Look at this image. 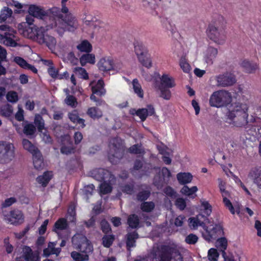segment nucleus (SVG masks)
<instances>
[{"label":"nucleus","mask_w":261,"mask_h":261,"mask_svg":"<svg viewBox=\"0 0 261 261\" xmlns=\"http://www.w3.org/2000/svg\"><path fill=\"white\" fill-rule=\"evenodd\" d=\"M201 207L203 208L202 214L200 215L202 217H206L208 220V217L210 216L212 212V206L207 201H201Z\"/></svg>","instance_id":"30"},{"label":"nucleus","mask_w":261,"mask_h":261,"mask_svg":"<svg viewBox=\"0 0 261 261\" xmlns=\"http://www.w3.org/2000/svg\"><path fill=\"white\" fill-rule=\"evenodd\" d=\"M198 240V238L196 234L190 233L186 237L185 242L188 244L194 245L197 242Z\"/></svg>","instance_id":"58"},{"label":"nucleus","mask_w":261,"mask_h":261,"mask_svg":"<svg viewBox=\"0 0 261 261\" xmlns=\"http://www.w3.org/2000/svg\"><path fill=\"white\" fill-rule=\"evenodd\" d=\"M161 21L163 27L170 31L172 35L176 32V29L175 25L172 24L171 22L167 18H163Z\"/></svg>","instance_id":"47"},{"label":"nucleus","mask_w":261,"mask_h":261,"mask_svg":"<svg viewBox=\"0 0 261 261\" xmlns=\"http://www.w3.org/2000/svg\"><path fill=\"white\" fill-rule=\"evenodd\" d=\"M13 113V108L12 106L6 104L2 106L1 108V114L5 117H10Z\"/></svg>","instance_id":"42"},{"label":"nucleus","mask_w":261,"mask_h":261,"mask_svg":"<svg viewBox=\"0 0 261 261\" xmlns=\"http://www.w3.org/2000/svg\"><path fill=\"white\" fill-rule=\"evenodd\" d=\"M249 176L253 179L257 187L261 189V168H252L249 173Z\"/></svg>","instance_id":"17"},{"label":"nucleus","mask_w":261,"mask_h":261,"mask_svg":"<svg viewBox=\"0 0 261 261\" xmlns=\"http://www.w3.org/2000/svg\"><path fill=\"white\" fill-rule=\"evenodd\" d=\"M6 98L8 101L12 103H15L18 100L17 93L14 91L8 92Z\"/></svg>","instance_id":"59"},{"label":"nucleus","mask_w":261,"mask_h":261,"mask_svg":"<svg viewBox=\"0 0 261 261\" xmlns=\"http://www.w3.org/2000/svg\"><path fill=\"white\" fill-rule=\"evenodd\" d=\"M22 125L23 127V133L27 136H33L35 133L36 126L33 123L24 121L22 122Z\"/></svg>","instance_id":"28"},{"label":"nucleus","mask_w":261,"mask_h":261,"mask_svg":"<svg viewBox=\"0 0 261 261\" xmlns=\"http://www.w3.org/2000/svg\"><path fill=\"white\" fill-rule=\"evenodd\" d=\"M56 26L58 32L62 34L65 31L72 32L76 30L79 26L78 22L75 17L71 13L68 14H59L57 16Z\"/></svg>","instance_id":"3"},{"label":"nucleus","mask_w":261,"mask_h":261,"mask_svg":"<svg viewBox=\"0 0 261 261\" xmlns=\"http://www.w3.org/2000/svg\"><path fill=\"white\" fill-rule=\"evenodd\" d=\"M155 113V110L152 105H148L147 108L139 109L136 112V115L138 116L142 121H144L148 116H152Z\"/></svg>","instance_id":"14"},{"label":"nucleus","mask_w":261,"mask_h":261,"mask_svg":"<svg viewBox=\"0 0 261 261\" xmlns=\"http://www.w3.org/2000/svg\"><path fill=\"white\" fill-rule=\"evenodd\" d=\"M22 213L18 210H14L10 212L9 222L12 224H15L22 221Z\"/></svg>","instance_id":"27"},{"label":"nucleus","mask_w":261,"mask_h":261,"mask_svg":"<svg viewBox=\"0 0 261 261\" xmlns=\"http://www.w3.org/2000/svg\"><path fill=\"white\" fill-rule=\"evenodd\" d=\"M133 87L135 94L140 98H143L144 92L142 87L137 79H135L132 82Z\"/></svg>","instance_id":"33"},{"label":"nucleus","mask_w":261,"mask_h":261,"mask_svg":"<svg viewBox=\"0 0 261 261\" xmlns=\"http://www.w3.org/2000/svg\"><path fill=\"white\" fill-rule=\"evenodd\" d=\"M87 114L92 118H99L102 116V112L96 107H91L88 109Z\"/></svg>","instance_id":"40"},{"label":"nucleus","mask_w":261,"mask_h":261,"mask_svg":"<svg viewBox=\"0 0 261 261\" xmlns=\"http://www.w3.org/2000/svg\"><path fill=\"white\" fill-rule=\"evenodd\" d=\"M154 203L152 201H144L141 203L140 206L143 212L147 213L151 212L154 209Z\"/></svg>","instance_id":"48"},{"label":"nucleus","mask_w":261,"mask_h":261,"mask_svg":"<svg viewBox=\"0 0 261 261\" xmlns=\"http://www.w3.org/2000/svg\"><path fill=\"white\" fill-rule=\"evenodd\" d=\"M53 176L51 172H45L42 175L39 176L37 179V181L41 184L43 187H46Z\"/></svg>","instance_id":"31"},{"label":"nucleus","mask_w":261,"mask_h":261,"mask_svg":"<svg viewBox=\"0 0 261 261\" xmlns=\"http://www.w3.org/2000/svg\"><path fill=\"white\" fill-rule=\"evenodd\" d=\"M22 256L17 258L16 261H37L38 257L34 254L30 247H25L23 249Z\"/></svg>","instance_id":"19"},{"label":"nucleus","mask_w":261,"mask_h":261,"mask_svg":"<svg viewBox=\"0 0 261 261\" xmlns=\"http://www.w3.org/2000/svg\"><path fill=\"white\" fill-rule=\"evenodd\" d=\"M128 150L129 153L135 154H141L143 152L141 148V146L138 144L131 146L128 149Z\"/></svg>","instance_id":"60"},{"label":"nucleus","mask_w":261,"mask_h":261,"mask_svg":"<svg viewBox=\"0 0 261 261\" xmlns=\"http://www.w3.org/2000/svg\"><path fill=\"white\" fill-rule=\"evenodd\" d=\"M34 123L39 132H42L44 128V121L41 116L37 115L35 116Z\"/></svg>","instance_id":"54"},{"label":"nucleus","mask_w":261,"mask_h":261,"mask_svg":"<svg viewBox=\"0 0 261 261\" xmlns=\"http://www.w3.org/2000/svg\"><path fill=\"white\" fill-rule=\"evenodd\" d=\"M140 223L139 217L136 214H132L129 216L127 219V223L132 228H136L138 227Z\"/></svg>","instance_id":"37"},{"label":"nucleus","mask_w":261,"mask_h":261,"mask_svg":"<svg viewBox=\"0 0 261 261\" xmlns=\"http://www.w3.org/2000/svg\"><path fill=\"white\" fill-rule=\"evenodd\" d=\"M77 48L81 51L89 53L91 50L92 46L88 41L85 40L77 46Z\"/></svg>","instance_id":"45"},{"label":"nucleus","mask_w":261,"mask_h":261,"mask_svg":"<svg viewBox=\"0 0 261 261\" xmlns=\"http://www.w3.org/2000/svg\"><path fill=\"white\" fill-rule=\"evenodd\" d=\"M165 179L160 174L155 175L153 180V184L158 189H161L164 185Z\"/></svg>","instance_id":"49"},{"label":"nucleus","mask_w":261,"mask_h":261,"mask_svg":"<svg viewBox=\"0 0 261 261\" xmlns=\"http://www.w3.org/2000/svg\"><path fill=\"white\" fill-rule=\"evenodd\" d=\"M108 180L103 181L100 185V191L103 194H106L111 192L112 187L109 182H107Z\"/></svg>","instance_id":"53"},{"label":"nucleus","mask_w":261,"mask_h":261,"mask_svg":"<svg viewBox=\"0 0 261 261\" xmlns=\"http://www.w3.org/2000/svg\"><path fill=\"white\" fill-rule=\"evenodd\" d=\"M75 148L71 146H63L61 148V152L66 155L70 154L74 152Z\"/></svg>","instance_id":"64"},{"label":"nucleus","mask_w":261,"mask_h":261,"mask_svg":"<svg viewBox=\"0 0 261 261\" xmlns=\"http://www.w3.org/2000/svg\"><path fill=\"white\" fill-rule=\"evenodd\" d=\"M215 79L217 82V86L221 87L231 86L237 82L236 75L228 71L216 75Z\"/></svg>","instance_id":"13"},{"label":"nucleus","mask_w":261,"mask_h":261,"mask_svg":"<svg viewBox=\"0 0 261 261\" xmlns=\"http://www.w3.org/2000/svg\"><path fill=\"white\" fill-rule=\"evenodd\" d=\"M74 247L82 253H89L93 250L92 245L87 238L82 234L76 233L72 238Z\"/></svg>","instance_id":"10"},{"label":"nucleus","mask_w":261,"mask_h":261,"mask_svg":"<svg viewBox=\"0 0 261 261\" xmlns=\"http://www.w3.org/2000/svg\"><path fill=\"white\" fill-rule=\"evenodd\" d=\"M74 71L75 72V73L80 75L82 78L85 80H87L88 79V73L84 68L82 67H77L74 68Z\"/></svg>","instance_id":"61"},{"label":"nucleus","mask_w":261,"mask_h":261,"mask_svg":"<svg viewBox=\"0 0 261 261\" xmlns=\"http://www.w3.org/2000/svg\"><path fill=\"white\" fill-rule=\"evenodd\" d=\"M104 83L101 80H99L95 85H92L91 89L92 93L99 96L105 95L106 90L104 89Z\"/></svg>","instance_id":"22"},{"label":"nucleus","mask_w":261,"mask_h":261,"mask_svg":"<svg viewBox=\"0 0 261 261\" xmlns=\"http://www.w3.org/2000/svg\"><path fill=\"white\" fill-rule=\"evenodd\" d=\"M22 145L23 148L29 151L30 153L34 155L37 153V152H39V150L32 143L27 139H23L22 140Z\"/></svg>","instance_id":"34"},{"label":"nucleus","mask_w":261,"mask_h":261,"mask_svg":"<svg viewBox=\"0 0 261 261\" xmlns=\"http://www.w3.org/2000/svg\"><path fill=\"white\" fill-rule=\"evenodd\" d=\"M93 175L94 178L100 181L106 180L110 181L113 178L110 172L103 169H99L94 171Z\"/></svg>","instance_id":"15"},{"label":"nucleus","mask_w":261,"mask_h":261,"mask_svg":"<svg viewBox=\"0 0 261 261\" xmlns=\"http://www.w3.org/2000/svg\"><path fill=\"white\" fill-rule=\"evenodd\" d=\"M189 221V226L192 227L194 229L196 228L198 226H202L203 228L205 225L204 222L200 221L198 218L195 217L190 218Z\"/></svg>","instance_id":"51"},{"label":"nucleus","mask_w":261,"mask_h":261,"mask_svg":"<svg viewBox=\"0 0 261 261\" xmlns=\"http://www.w3.org/2000/svg\"><path fill=\"white\" fill-rule=\"evenodd\" d=\"M151 164H148L147 165L143 166V162L139 159H136L134 162V164L133 169H132V172L133 170L138 171L143 168V171L147 172L149 169V167Z\"/></svg>","instance_id":"38"},{"label":"nucleus","mask_w":261,"mask_h":261,"mask_svg":"<svg viewBox=\"0 0 261 261\" xmlns=\"http://www.w3.org/2000/svg\"><path fill=\"white\" fill-rule=\"evenodd\" d=\"M138 234L136 231L129 233L127 236L126 242L127 250L130 251L132 247L136 246V240L138 238Z\"/></svg>","instance_id":"26"},{"label":"nucleus","mask_w":261,"mask_h":261,"mask_svg":"<svg viewBox=\"0 0 261 261\" xmlns=\"http://www.w3.org/2000/svg\"><path fill=\"white\" fill-rule=\"evenodd\" d=\"M197 190L198 188L196 186L190 188L188 186L185 185L180 190V192L186 196H190L195 193Z\"/></svg>","instance_id":"41"},{"label":"nucleus","mask_w":261,"mask_h":261,"mask_svg":"<svg viewBox=\"0 0 261 261\" xmlns=\"http://www.w3.org/2000/svg\"><path fill=\"white\" fill-rule=\"evenodd\" d=\"M97 66L101 71H110L113 68V60L109 57L102 58L98 62Z\"/></svg>","instance_id":"16"},{"label":"nucleus","mask_w":261,"mask_h":261,"mask_svg":"<svg viewBox=\"0 0 261 261\" xmlns=\"http://www.w3.org/2000/svg\"><path fill=\"white\" fill-rule=\"evenodd\" d=\"M15 157L14 145L9 142L0 141V163L8 164Z\"/></svg>","instance_id":"9"},{"label":"nucleus","mask_w":261,"mask_h":261,"mask_svg":"<svg viewBox=\"0 0 261 261\" xmlns=\"http://www.w3.org/2000/svg\"><path fill=\"white\" fill-rule=\"evenodd\" d=\"M206 33L208 37L215 42L222 44L225 40V35L223 30H219L213 24H210L206 30Z\"/></svg>","instance_id":"11"},{"label":"nucleus","mask_w":261,"mask_h":261,"mask_svg":"<svg viewBox=\"0 0 261 261\" xmlns=\"http://www.w3.org/2000/svg\"><path fill=\"white\" fill-rule=\"evenodd\" d=\"M175 205L179 210L182 211L186 207V202L182 198H178L175 201Z\"/></svg>","instance_id":"62"},{"label":"nucleus","mask_w":261,"mask_h":261,"mask_svg":"<svg viewBox=\"0 0 261 261\" xmlns=\"http://www.w3.org/2000/svg\"><path fill=\"white\" fill-rule=\"evenodd\" d=\"M207 57L206 62L207 63L212 64L213 62V60L216 57L218 54V50L216 48L210 46L207 48Z\"/></svg>","instance_id":"39"},{"label":"nucleus","mask_w":261,"mask_h":261,"mask_svg":"<svg viewBox=\"0 0 261 261\" xmlns=\"http://www.w3.org/2000/svg\"><path fill=\"white\" fill-rule=\"evenodd\" d=\"M80 62L82 66H84L87 63L93 64L95 62V56L92 54H86L81 56Z\"/></svg>","instance_id":"32"},{"label":"nucleus","mask_w":261,"mask_h":261,"mask_svg":"<svg viewBox=\"0 0 261 261\" xmlns=\"http://www.w3.org/2000/svg\"><path fill=\"white\" fill-rule=\"evenodd\" d=\"M231 100L230 93L225 90L215 91L211 95L209 103L213 107L220 108L226 106Z\"/></svg>","instance_id":"5"},{"label":"nucleus","mask_w":261,"mask_h":261,"mask_svg":"<svg viewBox=\"0 0 261 261\" xmlns=\"http://www.w3.org/2000/svg\"><path fill=\"white\" fill-rule=\"evenodd\" d=\"M81 253L76 251H72L71 253V257L74 261H88L89 255L87 253Z\"/></svg>","instance_id":"36"},{"label":"nucleus","mask_w":261,"mask_h":261,"mask_svg":"<svg viewBox=\"0 0 261 261\" xmlns=\"http://www.w3.org/2000/svg\"><path fill=\"white\" fill-rule=\"evenodd\" d=\"M12 11L8 7H4L2 10L0 15V22L5 21L8 18L11 17Z\"/></svg>","instance_id":"46"},{"label":"nucleus","mask_w":261,"mask_h":261,"mask_svg":"<svg viewBox=\"0 0 261 261\" xmlns=\"http://www.w3.org/2000/svg\"><path fill=\"white\" fill-rule=\"evenodd\" d=\"M53 230L60 239H68L70 236L68 224L64 218H60L55 222Z\"/></svg>","instance_id":"12"},{"label":"nucleus","mask_w":261,"mask_h":261,"mask_svg":"<svg viewBox=\"0 0 261 261\" xmlns=\"http://www.w3.org/2000/svg\"><path fill=\"white\" fill-rule=\"evenodd\" d=\"M215 242V246L219 250L222 254V256L226 254L225 250L228 246L227 240L225 237H221L217 238Z\"/></svg>","instance_id":"20"},{"label":"nucleus","mask_w":261,"mask_h":261,"mask_svg":"<svg viewBox=\"0 0 261 261\" xmlns=\"http://www.w3.org/2000/svg\"><path fill=\"white\" fill-rule=\"evenodd\" d=\"M164 193L171 198H175L177 196L175 191L170 186H167L163 190Z\"/></svg>","instance_id":"56"},{"label":"nucleus","mask_w":261,"mask_h":261,"mask_svg":"<svg viewBox=\"0 0 261 261\" xmlns=\"http://www.w3.org/2000/svg\"><path fill=\"white\" fill-rule=\"evenodd\" d=\"M134 50L138 59L142 66L150 68L152 66L150 56L142 42L136 41L134 43Z\"/></svg>","instance_id":"8"},{"label":"nucleus","mask_w":261,"mask_h":261,"mask_svg":"<svg viewBox=\"0 0 261 261\" xmlns=\"http://www.w3.org/2000/svg\"><path fill=\"white\" fill-rule=\"evenodd\" d=\"M0 31L3 32L0 34V43L8 46L16 47L17 38L15 35L16 32L11 27L8 25H0Z\"/></svg>","instance_id":"6"},{"label":"nucleus","mask_w":261,"mask_h":261,"mask_svg":"<svg viewBox=\"0 0 261 261\" xmlns=\"http://www.w3.org/2000/svg\"><path fill=\"white\" fill-rule=\"evenodd\" d=\"M231 109L227 114L228 118L236 127H243L248 123V107L246 104L235 103L231 105Z\"/></svg>","instance_id":"1"},{"label":"nucleus","mask_w":261,"mask_h":261,"mask_svg":"<svg viewBox=\"0 0 261 261\" xmlns=\"http://www.w3.org/2000/svg\"><path fill=\"white\" fill-rule=\"evenodd\" d=\"M179 65L184 72L189 73L190 72L191 70V66L185 59L181 58L180 59Z\"/></svg>","instance_id":"57"},{"label":"nucleus","mask_w":261,"mask_h":261,"mask_svg":"<svg viewBox=\"0 0 261 261\" xmlns=\"http://www.w3.org/2000/svg\"><path fill=\"white\" fill-rule=\"evenodd\" d=\"M219 256L217 249L212 248L208 251L207 257L210 261H217Z\"/></svg>","instance_id":"50"},{"label":"nucleus","mask_w":261,"mask_h":261,"mask_svg":"<svg viewBox=\"0 0 261 261\" xmlns=\"http://www.w3.org/2000/svg\"><path fill=\"white\" fill-rule=\"evenodd\" d=\"M204 231L202 235L203 239L207 242L216 240L219 236L224 234L222 225L219 223H211L208 225H204Z\"/></svg>","instance_id":"7"},{"label":"nucleus","mask_w":261,"mask_h":261,"mask_svg":"<svg viewBox=\"0 0 261 261\" xmlns=\"http://www.w3.org/2000/svg\"><path fill=\"white\" fill-rule=\"evenodd\" d=\"M177 179L180 185H185L191 182L193 179L192 175L189 172H180L177 175Z\"/></svg>","instance_id":"23"},{"label":"nucleus","mask_w":261,"mask_h":261,"mask_svg":"<svg viewBox=\"0 0 261 261\" xmlns=\"http://www.w3.org/2000/svg\"><path fill=\"white\" fill-rule=\"evenodd\" d=\"M244 70L247 73L254 72L258 67L256 63H251L248 61L244 60L241 63Z\"/></svg>","instance_id":"29"},{"label":"nucleus","mask_w":261,"mask_h":261,"mask_svg":"<svg viewBox=\"0 0 261 261\" xmlns=\"http://www.w3.org/2000/svg\"><path fill=\"white\" fill-rule=\"evenodd\" d=\"M33 160L34 166L36 169L40 170L44 168V164L43 161L41 153L40 151L33 155Z\"/></svg>","instance_id":"24"},{"label":"nucleus","mask_w":261,"mask_h":261,"mask_svg":"<svg viewBox=\"0 0 261 261\" xmlns=\"http://www.w3.org/2000/svg\"><path fill=\"white\" fill-rule=\"evenodd\" d=\"M121 190L123 193L131 195L134 191V182L125 184L121 187Z\"/></svg>","instance_id":"55"},{"label":"nucleus","mask_w":261,"mask_h":261,"mask_svg":"<svg viewBox=\"0 0 261 261\" xmlns=\"http://www.w3.org/2000/svg\"><path fill=\"white\" fill-rule=\"evenodd\" d=\"M56 243L55 242H49L47 248L43 250V255L45 256H49L51 254H56L58 255L61 249L60 248H56Z\"/></svg>","instance_id":"21"},{"label":"nucleus","mask_w":261,"mask_h":261,"mask_svg":"<svg viewBox=\"0 0 261 261\" xmlns=\"http://www.w3.org/2000/svg\"><path fill=\"white\" fill-rule=\"evenodd\" d=\"M64 102L66 105L72 108H75L77 106V101L76 98L69 94L67 95L66 98L64 99Z\"/></svg>","instance_id":"52"},{"label":"nucleus","mask_w":261,"mask_h":261,"mask_svg":"<svg viewBox=\"0 0 261 261\" xmlns=\"http://www.w3.org/2000/svg\"><path fill=\"white\" fill-rule=\"evenodd\" d=\"M150 195V191L149 190H142L138 192L136 198L137 200L143 202L149 197Z\"/></svg>","instance_id":"44"},{"label":"nucleus","mask_w":261,"mask_h":261,"mask_svg":"<svg viewBox=\"0 0 261 261\" xmlns=\"http://www.w3.org/2000/svg\"><path fill=\"white\" fill-rule=\"evenodd\" d=\"M28 12L29 14L40 18H42L46 14L43 9L35 5H31L29 7Z\"/></svg>","instance_id":"25"},{"label":"nucleus","mask_w":261,"mask_h":261,"mask_svg":"<svg viewBox=\"0 0 261 261\" xmlns=\"http://www.w3.org/2000/svg\"><path fill=\"white\" fill-rule=\"evenodd\" d=\"M155 88L161 91L160 96L166 100H169L171 97V93L169 88L155 86Z\"/></svg>","instance_id":"43"},{"label":"nucleus","mask_w":261,"mask_h":261,"mask_svg":"<svg viewBox=\"0 0 261 261\" xmlns=\"http://www.w3.org/2000/svg\"><path fill=\"white\" fill-rule=\"evenodd\" d=\"M114 237L112 236H105L102 238L103 245L105 247H109L113 243Z\"/></svg>","instance_id":"63"},{"label":"nucleus","mask_w":261,"mask_h":261,"mask_svg":"<svg viewBox=\"0 0 261 261\" xmlns=\"http://www.w3.org/2000/svg\"><path fill=\"white\" fill-rule=\"evenodd\" d=\"M33 30L34 35L31 38L39 44L46 45L51 50L55 49L57 41L54 37L48 34L42 27L34 28Z\"/></svg>","instance_id":"4"},{"label":"nucleus","mask_w":261,"mask_h":261,"mask_svg":"<svg viewBox=\"0 0 261 261\" xmlns=\"http://www.w3.org/2000/svg\"><path fill=\"white\" fill-rule=\"evenodd\" d=\"M154 255L159 261H183L178 249L169 245H161L157 247Z\"/></svg>","instance_id":"2"},{"label":"nucleus","mask_w":261,"mask_h":261,"mask_svg":"<svg viewBox=\"0 0 261 261\" xmlns=\"http://www.w3.org/2000/svg\"><path fill=\"white\" fill-rule=\"evenodd\" d=\"M160 80V84L158 87L172 88L176 85L174 79L168 74H163Z\"/></svg>","instance_id":"18"},{"label":"nucleus","mask_w":261,"mask_h":261,"mask_svg":"<svg viewBox=\"0 0 261 261\" xmlns=\"http://www.w3.org/2000/svg\"><path fill=\"white\" fill-rule=\"evenodd\" d=\"M107 156L109 160L112 164L114 162V139H112L108 145L107 150Z\"/></svg>","instance_id":"35"}]
</instances>
